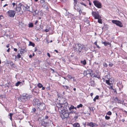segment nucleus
<instances>
[{
  "instance_id": "nucleus-24",
  "label": "nucleus",
  "mask_w": 127,
  "mask_h": 127,
  "mask_svg": "<svg viewBox=\"0 0 127 127\" xmlns=\"http://www.w3.org/2000/svg\"><path fill=\"white\" fill-rule=\"evenodd\" d=\"M99 97L98 95H96L94 98L93 99V100L94 101H95L96 99H99Z\"/></svg>"
},
{
  "instance_id": "nucleus-31",
  "label": "nucleus",
  "mask_w": 127,
  "mask_h": 127,
  "mask_svg": "<svg viewBox=\"0 0 127 127\" xmlns=\"http://www.w3.org/2000/svg\"><path fill=\"white\" fill-rule=\"evenodd\" d=\"M62 86L64 88L66 89H69L68 86Z\"/></svg>"
},
{
  "instance_id": "nucleus-63",
  "label": "nucleus",
  "mask_w": 127,
  "mask_h": 127,
  "mask_svg": "<svg viewBox=\"0 0 127 127\" xmlns=\"http://www.w3.org/2000/svg\"><path fill=\"white\" fill-rule=\"evenodd\" d=\"M73 90L74 91H75L76 90V89L75 88H73Z\"/></svg>"
},
{
  "instance_id": "nucleus-18",
  "label": "nucleus",
  "mask_w": 127,
  "mask_h": 127,
  "mask_svg": "<svg viewBox=\"0 0 127 127\" xmlns=\"http://www.w3.org/2000/svg\"><path fill=\"white\" fill-rule=\"evenodd\" d=\"M81 63L84 65H85L86 64L87 62L85 60H84V61H81Z\"/></svg>"
},
{
  "instance_id": "nucleus-26",
  "label": "nucleus",
  "mask_w": 127,
  "mask_h": 127,
  "mask_svg": "<svg viewBox=\"0 0 127 127\" xmlns=\"http://www.w3.org/2000/svg\"><path fill=\"white\" fill-rule=\"evenodd\" d=\"M37 86L39 88H41L42 87V85L40 83H39L37 84Z\"/></svg>"
},
{
  "instance_id": "nucleus-46",
  "label": "nucleus",
  "mask_w": 127,
  "mask_h": 127,
  "mask_svg": "<svg viewBox=\"0 0 127 127\" xmlns=\"http://www.w3.org/2000/svg\"><path fill=\"white\" fill-rule=\"evenodd\" d=\"M38 22V20H36L35 23H34L35 25H36V24Z\"/></svg>"
},
{
  "instance_id": "nucleus-45",
  "label": "nucleus",
  "mask_w": 127,
  "mask_h": 127,
  "mask_svg": "<svg viewBox=\"0 0 127 127\" xmlns=\"http://www.w3.org/2000/svg\"><path fill=\"white\" fill-rule=\"evenodd\" d=\"M13 114L12 113H10L9 114V116L10 117H12V116L13 115Z\"/></svg>"
},
{
  "instance_id": "nucleus-34",
  "label": "nucleus",
  "mask_w": 127,
  "mask_h": 127,
  "mask_svg": "<svg viewBox=\"0 0 127 127\" xmlns=\"http://www.w3.org/2000/svg\"><path fill=\"white\" fill-rule=\"evenodd\" d=\"M105 118L106 120H108L110 119V117L107 116L106 115L105 116Z\"/></svg>"
},
{
  "instance_id": "nucleus-51",
  "label": "nucleus",
  "mask_w": 127,
  "mask_h": 127,
  "mask_svg": "<svg viewBox=\"0 0 127 127\" xmlns=\"http://www.w3.org/2000/svg\"><path fill=\"white\" fill-rule=\"evenodd\" d=\"M14 51H15V52H17V49L16 48H14Z\"/></svg>"
},
{
  "instance_id": "nucleus-10",
  "label": "nucleus",
  "mask_w": 127,
  "mask_h": 127,
  "mask_svg": "<svg viewBox=\"0 0 127 127\" xmlns=\"http://www.w3.org/2000/svg\"><path fill=\"white\" fill-rule=\"evenodd\" d=\"M19 7H17V6L15 8V11L17 12H18L20 11L21 10V7L22 6H21V4H20V3L19 4Z\"/></svg>"
},
{
  "instance_id": "nucleus-27",
  "label": "nucleus",
  "mask_w": 127,
  "mask_h": 127,
  "mask_svg": "<svg viewBox=\"0 0 127 127\" xmlns=\"http://www.w3.org/2000/svg\"><path fill=\"white\" fill-rule=\"evenodd\" d=\"M91 85L92 86H94L95 85V83L94 81L92 80L91 81Z\"/></svg>"
},
{
  "instance_id": "nucleus-4",
  "label": "nucleus",
  "mask_w": 127,
  "mask_h": 127,
  "mask_svg": "<svg viewBox=\"0 0 127 127\" xmlns=\"http://www.w3.org/2000/svg\"><path fill=\"white\" fill-rule=\"evenodd\" d=\"M92 14L93 16L95 19L100 18L101 17L100 16L99 13L98 12L92 11Z\"/></svg>"
},
{
  "instance_id": "nucleus-21",
  "label": "nucleus",
  "mask_w": 127,
  "mask_h": 127,
  "mask_svg": "<svg viewBox=\"0 0 127 127\" xmlns=\"http://www.w3.org/2000/svg\"><path fill=\"white\" fill-rule=\"evenodd\" d=\"M29 45L34 47L35 46V44L34 43H33L31 41H30L29 42Z\"/></svg>"
},
{
  "instance_id": "nucleus-9",
  "label": "nucleus",
  "mask_w": 127,
  "mask_h": 127,
  "mask_svg": "<svg viewBox=\"0 0 127 127\" xmlns=\"http://www.w3.org/2000/svg\"><path fill=\"white\" fill-rule=\"evenodd\" d=\"M20 4H21V6H22V7L24 10L26 11L29 10V6L27 5H26V6H24L21 3H20Z\"/></svg>"
},
{
  "instance_id": "nucleus-13",
  "label": "nucleus",
  "mask_w": 127,
  "mask_h": 127,
  "mask_svg": "<svg viewBox=\"0 0 127 127\" xmlns=\"http://www.w3.org/2000/svg\"><path fill=\"white\" fill-rule=\"evenodd\" d=\"M96 125V124L95 123H94L93 122H91L90 123H89L87 124V125L88 126H90L92 127H95V126Z\"/></svg>"
},
{
  "instance_id": "nucleus-3",
  "label": "nucleus",
  "mask_w": 127,
  "mask_h": 127,
  "mask_svg": "<svg viewBox=\"0 0 127 127\" xmlns=\"http://www.w3.org/2000/svg\"><path fill=\"white\" fill-rule=\"evenodd\" d=\"M37 110H42L46 109V107L45 104L43 102H41L37 107Z\"/></svg>"
},
{
  "instance_id": "nucleus-22",
  "label": "nucleus",
  "mask_w": 127,
  "mask_h": 127,
  "mask_svg": "<svg viewBox=\"0 0 127 127\" xmlns=\"http://www.w3.org/2000/svg\"><path fill=\"white\" fill-rule=\"evenodd\" d=\"M97 41L96 40L95 42L94 43V44L96 46L97 48H98L100 49V47L97 45Z\"/></svg>"
},
{
  "instance_id": "nucleus-33",
  "label": "nucleus",
  "mask_w": 127,
  "mask_h": 127,
  "mask_svg": "<svg viewBox=\"0 0 127 127\" xmlns=\"http://www.w3.org/2000/svg\"><path fill=\"white\" fill-rule=\"evenodd\" d=\"M103 65L104 67H106L108 66L107 64L105 62L103 63Z\"/></svg>"
},
{
  "instance_id": "nucleus-49",
  "label": "nucleus",
  "mask_w": 127,
  "mask_h": 127,
  "mask_svg": "<svg viewBox=\"0 0 127 127\" xmlns=\"http://www.w3.org/2000/svg\"><path fill=\"white\" fill-rule=\"evenodd\" d=\"M10 46V44H8L6 46V47L7 48H9V47Z\"/></svg>"
},
{
  "instance_id": "nucleus-28",
  "label": "nucleus",
  "mask_w": 127,
  "mask_h": 127,
  "mask_svg": "<svg viewBox=\"0 0 127 127\" xmlns=\"http://www.w3.org/2000/svg\"><path fill=\"white\" fill-rule=\"evenodd\" d=\"M98 19V22L100 24H102V19L100 18H99Z\"/></svg>"
},
{
  "instance_id": "nucleus-1",
  "label": "nucleus",
  "mask_w": 127,
  "mask_h": 127,
  "mask_svg": "<svg viewBox=\"0 0 127 127\" xmlns=\"http://www.w3.org/2000/svg\"><path fill=\"white\" fill-rule=\"evenodd\" d=\"M67 103H57L56 106L60 112V116L62 119L67 118L69 116V113L68 112L67 107Z\"/></svg>"
},
{
  "instance_id": "nucleus-64",
  "label": "nucleus",
  "mask_w": 127,
  "mask_h": 127,
  "mask_svg": "<svg viewBox=\"0 0 127 127\" xmlns=\"http://www.w3.org/2000/svg\"><path fill=\"white\" fill-rule=\"evenodd\" d=\"M10 120H12V117H10Z\"/></svg>"
},
{
  "instance_id": "nucleus-32",
  "label": "nucleus",
  "mask_w": 127,
  "mask_h": 127,
  "mask_svg": "<svg viewBox=\"0 0 127 127\" xmlns=\"http://www.w3.org/2000/svg\"><path fill=\"white\" fill-rule=\"evenodd\" d=\"M83 106V105L82 104H80L79 105H78L77 106V108H79L80 107H82Z\"/></svg>"
},
{
  "instance_id": "nucleus-29",
  "label": "nucleus",
  "mask_w": 127,
  "mask_h": 127,
  "mask_svg": "<svg viewBox=\"0 0 127 127\" xmlns=\"http://www.w3.org/2000/svg\"><path fill=\"white\" fill-rule=\"evenodd\" d=\"M89 108L90 109V111L92 110L93 111V112H94V110L95 109V108H94V107H89Z\"/></svg>"
},
{
  "instance_id": "nucleus-44",
  "label": "nucleus",
  "mask_w": 127,
  "mask_h": 127,
  "mask_svg": "<svg viewBox=\"0 0 127 127\" xmlns=\"http://www.w3.org/2000/svg\"><path fill=\"white\" fill-rule=\"evenodd\" d=\"M74 3L75 5V4H77V1L76 0H74Z\"/></svg>"
},
{
  "instance_id": "nucleus-47",
  "label": "nucleus",
  "mask_w": 127,
  "mask_h": 127,
  "mask_svg": "<svg viewBox=\"0 0 127 127\" xmlns=\"http://www.w3.org/2000/svg\"><path fill=\"white\" fill-rule=\"evenodd\" d=\"M10 48H9L7 50V52H9L10 51Z\"/></svg>"
},
{
  "instance_id": "nucleus-17",
  "label": "nucleus",
  "mask_w": 127,
  "mask_h": 127,
  "mask_svg": "<svg viewBox=\"0 0 127 127\" xmlns=\"http://www.w3.org/2000/svg\"><path fill=\"white\" fill-rule=\"evenodd\" d=\"M41 124L43 126L46 127V126L47 123H45L44 121H42L41 122Z\"/></svg>"
},
{
  "instance_id": "nucleus-43",
  "label": "nucleus",
  "mask_w": 127,
  "mask_h": 127,
  "mask_svg": "<svg viewBox=\"0 0 127 127\" xmlns=\"http://www.w3.org/2000/svg\"><path fill=\"white\" fill-rule=\"evenodd\" d=\"M16 4L15 2H13L12 3V5H13V7H14L16 5Z\"/></svg>"
},
{
  "instance_id": "nucleus-12",
  "label": "nucleus",
  "mask_w": 127,
  "mask_h": 127,
  "mask_svg": "<svg viewBox=\"0 0 127 127\" xmlns=\"http://www.w3.org/2000/svg\"><path fill=\"white\" fill-rule=\"evenodd\" d=\"M114 102L115 103H121V101L117 97H116L114 98Z\"/></svg>"
},
{
  "instance_id": "nucleus-15",
  "label": "nucleus",
  "mask_w": 127,
  "mask_h": 127,
  "mask_svg": "<svg viewBox=\"0 0 127 127\" xmlns=\"http://www.w3.org/2000/svg\"><path fill=\"white\" fill-rule=\"evenodd\" d=\"M102 43L105 46H107L108 45H111V43L108 42H102Z\"/></svg>"
},
{
  "instance_id": "nucleus-19",
  "label": "nucleus",
  "mask_w": 127,
  "mask_h": 127,
  "mask_svg": "<svg viewBox=\"0 0 127 127\" xmlns=\"http://www.w3.org/2000/svg\"><path fill=\"white\" fill-rule=\"evenodd\" d=\"M73 126L75 127H80V125L78 123H74V124Z\"/></svg>"
},
{
  "instance_id": "nucleus-37",
  "label": "nucleus",
  "mask_w": 127,
  "mask_h": 127,
  "mask_svg": "<svg viewBox=\"0 0 127 127\" xmlns=\"http://www.w3.org/2000/svg\"><path fill=\"white\" fill-rule=\"evenodd\" d=\"M42 6L44 7L45 8H48V6L47 5H46L45 4H43Z\"/></svg>"
},
{
  "instance_id": "nucleus-40",
  "label": "nucleus",
  "mask_w": 127,
  "mask_h": 127,
  "mask_svg": "<svg viewBox=\"0 0 127 127\" xmlns=\"http://www.w3.org/2000/svg\"><path fill=\"white\" fill-rule=\"evenodd\" d=\"M112 112L110 111H109L107 113V115H112Z\"/></svg>"
},
{
  "instance_id": "nucleus-62",
  "label": "nucleus",
  "mask_w": 127,
  "mask_h": 127,
  "mask_svg": "<svg viewBox=\"0 0 127 127\" xmlns=\"http://www.w3.org/2000/svg\"><path fill=\"white\" fill-rule=\"evenodd\" d=\"M82 12V11L81 10H80L79 11V13L80 14V13H81Z\"/></svg>"
},
{
  "instance_id": "nucleus-36",
  "label": "nucleus",
  "mask_w": 127,
  "mask_h": 127,
  "mask_svg": "<svg viewBox=\"0 0 127 127\" xmlns=\"http://www.w3.org/2000/svg\"><path fill=\"white\" fill-rule=\"evenodd\" d=\"M36 111V109L34 108H32V112H35Z\"/></svg>"
},
{
  "instance_id": "nucleus-41",
  "label": "nucleus",
  "mask_w": 127,
  "mask_h": 127,
  "mask_svg": "<svg viewBox=\"0 0 127 127\" xmlns=\"http://www.w3.org/2000/svg\"><path fill=\"white\" fill-rule=\"evenodd\" d=\"M3 18V17L2 15H0V20L2 19Z\"/></svg>"
},
{
  "instance_id": "nucleus-50",
  "label": "nucleus",
  "mask_w": 127,
  "mask_h": 127,
  "mask_svg": "<svg viewBox=\"0 0 127 127\" xmlns=\"http://www.w3.org/2000/svg\"><path fill=\"white\" fill-rule=\"evenodd\" d=\"M81 3L83 5H84L85 6H86V5L85 4L83 3V2H82Z\"/></svg>"
},
{
  "instance_id": "nucleus-54",
  "label": "nucleus",
  "mask_w": 127,
  "mask_h": 127,
  "mask_svg": "<svg viewBox=\"0 0 127 127\" xmlns=\"http://www.w3.org/2000/svg\"><path fill=\"white\" fill-rule=\"evenodd\" d=\"M10 64L11 65L12 64V65L14 64H13V62L12 61L11 62H10Z\"/></svg>"
},
{
  "instance_id": "nucleus-52",
  "label": "nucleus",
  "mask_w": 127,
  "mask_h": 127,
  "mask_svg": "<svg viewBox=\"0 0 127 127\" xmlns=\"http://www.w3.org/2000/svg\"><path fill=\"white\" fill-rule=\"evenodd\" d=\"M45 31L46 32H49V30L48 29H46Z\"/></svg>"
},
{
  "instance_id": "nucleus-56",
  "label": "nucleus",
  "mask_w": 127,
  "mask_h": 127,
  "mask_svg": "<svg viewBox=\"0 0 127 127\" xmlns=\"http://www.w3.org/2000/svg\"><path fill=\"white\" fill-rule=\"evenodd\" d=\"M44 2H45V1L44 0H42L41 1V3H43Z\"/></svg>"
},
{
  "instance_id": "nucleus-58",
  "label": "nucleus",
  "mask_w": 127,
  "mask_h": 127,
  "mask_svg": "<svg viewBox=\"0 0 127 127\" xmlns=\"http://www.w3.org/2000/svg\"><path fill=\"white\" fill-rule=\"evenodd\" d=\"M29 57L30 58H32V55H29Z\"/></svg>"
},
{
  "instance_id": "nucleus-42",
  "label": "nucleus",
  "mask_w": 127,
  "mask_h": 127,
  "mask_svg": "<svg viewBox=\"0 0 127 127\" xmlns=\"http://www.w3.org/2000/svg\"><path fill=\"white\" fill-rule=\"evenodd\" d=\"M17 58H20L21 57V55H20V54H19V53H18V54L17 55Z\"/></svg>"
},
{
  "instance_id": "nucleus-11",
  "label": "nucleus",
  "mask_w": 127,
  "mask_h": 127,
  "mask_svg": "<svg viewBox=\"0 0 127 127\" xmlns=\"http://www.w3.org/2000/svg\"><path fill=\"white\" fill-rule=\"evenodd\" d=\"M67 77L69 79V80H70L73 79V82L76 81V79H75V77H72L71 75L69 74L68 75Z\"/></svg>"
},
{
  "instance_id": "nucleus-30",
  "label": "nucleus",
  "mask_w": 127,
  "mask_h": 127,
  "mask_svg": "<svg viewBox=\"0 0 127 127\" xmlns=\"http://www.w3.org/2000/svg\"><path fill=\"white\" fill-rule=\"evenodd\" d=\"M74 106L73 105H71L70 107L69 108V110H71L72 109H74Z\"/></svg>"
},
{
  "instance_id": "nucleus-25",
  "label": "nucleus",
  "mask_w": 127,
  "mask_h": 127,
  "mask_svg": "<svg viewBox=\"0 0 127 127\" xmlns=\"http://www.w3.org/2000/svg\"><path fill=\"white\" fill-rule=\"evenodd\" d=\"M33 24L32 23H30L29 24V28H32L33 27Z\"/></svg>"
},
{
  "instance_id": "nucleus-5",
  "label": "nucleus",
  "mask_w": 127,
  "mask_h": 127,
  "mask_svg": "<svg viewBox=\"0 0 127 127\" xmlns=\"http://www.w3.org/2000/svg\"><path fill=\"white\" fill-rule=\"evenodd\" d=\"M94 5L98 8L102 7V4L100 2L97 0H95L93 1Z\"/></svg>"
},
{
  "instance_id": "nucleus-38",
  "label": "nucleus",
  "mask_w": 127,
  "mask_h": 127,
  "mask_svg": "<svg viewBox=\"0 0 127 127\" xmlns=\"http://www.w3.org/2000/svg\"><path fill=\"white\" fill-rule=\"evenodd\" d=\"M20 86H21L22 85H23L25 84L24 81H23L22 82H21Z\"/></svg>"
},
{
  "instance_id": "nucleus-8",
  "label": "nucleus",
  "mask_w": 127,
  "mask_h": 127,
  "mask_svg": "<svg viewBox=\"0 0 127 127\" xmlns=\"http://www.w3.org/2000/svg\"><path fill=\"white\" fill-rule=\"evenodd\" d=\"M40 103L41 102L38 99L35 98L33 100V104L37 107Z\"/></svg>"
},
{
  "instance_id": "nucleus-60",
  "label": "nucleus",
  "mask_w": 127,
  "mask_h": 127,
  "mask_svg": "<svg viewBox=\"0 0 127 127\" xmlns=\"http://www.w3.org/2000/svg\"><path fill=\"white\" fill-rule=\"evenodd\" d=\"M78 117V116H75V117H74V118L75 119H77Z\"/></svg>"
},
{
  "instance_id": "nucleus-57",
  "label": "nucleus",
  "mask_w": 127,
  "mask_h": 127,
  "mask_svg": "<svg viewBox=\"0 0 127 127\" xmlns=\"http://www.w3.org/2000/svg\"><path fill=\"white\" fill-rule=\"evenodd\" d=\"M54 51L56 52L57 53H58L59 52H58V51L57 50H54Z\"/></svg>"
},
{
  "instance_id": "nucleus-16",
  "label": "nucleus",
  "mask_w": 127,
  "mask_h": 127,
  "mask_svg": "<svg viewBox=\"0 0 127 127\" xmlns=\"http://www.w3.org/2000/svg\"><path fill=\"white\" fill-rule=\"evenodd\" d=\"M106 83L108 85H110L111 83H110V80L109 79L108 80H105Z\"/></svg>"
},
{
  "instance_id": "nucleus-39",
  "label": "nucleus",
  "mask_w": 127,
  "mask_h": 127,
  "mask_svg": "<svg viewBox=\"0 0 127 127\" xmlns=\"http://www.w3.org/2000/svg\"><path fill=\"white\" fill-rule=\"evenodd\" d=\"M113 65V64L111 63L110 62V63L109 64V66L110 67H112Z\"/></svg>"
},
{
  "instance_id": "nucleus-35",
  "label": "nucleus",
  "mask_w": 127,
  "mask_h": 127,
  "mask_svg": "<svg viewBox=\"0 0 127 127\" xmlns=\"http://www.w3.org/2000/svg\"><path fill=\"white\" fill-rule=\"evenodd\" d=\"M111 85H110L109 86L108 88L109 89H113V84H112L111 83Z\"/></svg>"
},
{
  "instance_id": "nucleus-61",
  "label": "nucleus",
  "mask_w": 127,
  "mask_h": 127,
  "mask_svg": "<svg viewBox=\"0 0 127 127\" xmlns=\"http://www.w3.org/2000/svg\"><path fill=\"white\" fill-rule=\"evenodd\" d=\"M42 90H44L45 89V88L44 87H43L42 86Z\"/></svg>"
},
{
  "instance_id": "nucleus-59",
  "label": "nucleus",
  "mask_w": 127,
  "mask_h": 127,
  "mask_svg": "<svg viewBox=\"0 0 127 127\" xmlns=\"http://www.w3.org/2000/svg\"><path fill=\"white\" fill-rule=\"evenodd\" d=\"M8 5V4H5V5H4L3 6V7H5V6H7Z\"/></svg>"
},
{
  "instance_id": "nucleus-7",
  "label": "nucleus",
  "mask_w": 127,
  "mask_h": 127,
  "mask_svg": "<svg viewBox=\"0 0 127 127\" xmlns=\"http://www.w3.org/2000/svg\"><path fill=\"white\" fill-rule=\"evenodd\" d=\"M112 22L113 23L116 24L119 27H122L123 26V25L122 23L119 20H112Z\"/></svg>"
},
{
  "instance_id": "nucleus-55",
  "label": "nucleus",
  "mask_w": 127,
  "mask_h": 127,
  "mask_svg": "<svg viewBox=\"0 0 127 127\" xmlns=\"http://www.w3.org/2000/svg\"><path fill=\"white\" fill-rule=\"evenodd\" d=\"M93 95H94V94H93V93H91V94H90V95H91V96L92 97V96H93Z\"/></svg>"
},
{
  "instance_id": "nucleus-20",
  "label": "nucleus",
  "mask_w": 127,
  "mask_h": 127,
  "mask_svg": "<svg viewBox=\"0 0 127 127\" xmlns=\"http://www.w3.org/2000/svg\"><path fill=\"white\" fill-rule=\"evenodd\" d=\"M83 48L85 50H87L88 49L87 45H83Z\"/></svg>"
},
{
  "instance_id": "nucleus-48",
  "label": "nucleus",
  "mask_w": 127,
  "mask_h": 127,
  "mask_svg": "<svg viewBox=\"0 0 127 127\" xmlns=\"http://www.w3.org/2000/svg\"><path fill=\"white\" fill-rule=\"evenodd\" d=\"M47 56H48V57L50 58V54L48 53H47Z\"/></svg>"
},
{
  "instance_id": "nucleus-23",
  "label": "nucleus",
  "mask_w": 127,
  "mask_h": 127,
  "mask_svg": "<svg viewBox=\"0 0 127 127\" xmlns=\"http://www.w3.org/2000/svg\"><path fill=\"white\" fill-rule=\"evenodd\" d=\"M21 82L18 81L15 83V86H18L21 84Z\"/></svg>"
},
{
  "instance_id": "nucleus-2",
  "label": "nucleus",
  "mask_w": 127,
  "mask_h": 127,
  "mask_svg": "<svg viewBox=\"0 0 127 127\" xmlns=\"http://www.w3.org/2000/svg\"><path fill=\"white\" fill-rule=\"evenodd\" d=\"M75 47L73 48L74 50H76L78 53H80L83 49V45L81 44L77 43L75 44Z\"/></svg>"
},
{
  "instance_id": "nucleus-6",
  "label": "nucleus",
  "mask_w": 127,
  "mask_h": 127,
  "mask_svg": "<svg viewBox=\"0 0 127 127\" xmlns=\"http://www.w3.org/2000/svg\"><path fill=\"white\" fill-rule=\"evenodd\" d=\"M16 12L13 10H9L7 12L8 16L10 17H13L15 16Z\"/></svg>"
},
{
  "instance_id": "nucleus-14",
  "label": "nucleus",
  "mask_w": 127,
  "mask_h": 127,
  "mask_svg": "<svg viewBox=\"0 0 127 127\" xmlns=\"http://www.w3.org/2000/svg\"><path fill=\"white\" fill-rule=\"evenodd\" d=\"M93 77L97 78L98 79H99L100 78V76L97 73H96V74L94 73V74Z\"/></svg>"
},
{
  "instance_id": "nucleus-53",
  "label": "nucleus",
  "mask_w": 127,
  "mask_h": 127,
  "mask_svg": "<svg viewBox=\"0 0 127 127\" xmlns=\"http://www.w3.org/2000/svg\"><path fill=\"white\" fill-rule=\"evenodd\" d=\"M48 117L47 116H46L45 117V119H48Z\"/></svg>"
}]
</instances>
